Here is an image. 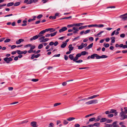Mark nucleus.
<instances>
[{
	"label": "nucleus",
	"instance_id": "1",
	"mask_svg": "<svg viewBox=\"0 0 127 127\" xmlns=\"http://www.w3.org/2000/svg\"><path fill=\"white\" fill-rule=\"evenodd\" d=\"M122 112L120 113V114L121 117L120 118L121 120H123L127 118V115H125L124 112L123 111V109L122 108H121Z\"/></svg>",
	"mask_w": 127,
	"mask_h": 127
},
{
	"label": "nucleus",
	"instance_id": "2",
	"mask_svg": "<svg viewBox=\"0 0 127 127\" xmlns=\"http://www.w3.org/2000/svg\"><path fill=\"white\" fill-rule=\"evenodd\" d=\"M4 60L7 63H9L10 61L13 60V59L11 57L8 58L7 57L4 58Z\"/></svg>",
	"mask_w": 127,
	"mask_h": 127
},
{
	"label": "nucleus",
	"instance_id": "3",
	"mask_svg": "<svg viewBox=\"0 0 127 127\" xmlns=\"http://www.w3.org/2000/svg\"><path fill=\"white\" fill-rule=\"evenodd\" d=\"M98 55L96 54H94L91 56V59H94L95 57L96 58V59H98Z\"/></svg>",
	"mask_w": 127,
	"mask_h": 127
},
{
	"label": "nucleus",
	"instance_id": "4",
	"mask_svg": "<svg viewBox=\"0 0 127 127\" xmlns=\"http://www.w3.org/2000/svg\"><path fill=\"white\" fill-rule=\"evenodd\" d=\"M125 16L126 15L124 14L121 15L120 16V17L123 20L125 21L127 19V16Z\"/></svg>",
	"mask_w": 127,
	"mask_h": 127
},
{
	"label": "nucleus",
	"instance_id": "5",
	"mask_svg": "<svg viewBox=\"0 0 127 127\" xmlns=\"http://www.w3.org/2000/svg\"><path fill=\"white\" fill-rule=\"evenodd\" d=\"M67 29V28L66 27H64L59 30V32H64Z\"/></svg>",
	"mask_w": 127,
	"mask_h": 127
},
{
	"label": "nucleus",
	"instance_id": "6",
	"mask_svg": "<svg viewBox=\"0 0 127 127\" xmlns=\"http://www.w3.org/2000/svg\"><path fill=\"white\" fill-rule=\"evenodd\" d=\"M31 125L33 127H37V126L36 125L37 123L34 121H33L31 122Z\"/></svg>",
	"mask_w": 127,
	"mask_h": 127
},
{
	"label": "nucleus",
	"instance_id": "7",
	"mask_svg": "<svg viewBox=\"0 0 127 127\" xmlns=\"http://www.w3.org/2000/svg\"><path fill=\"white\" fill-rule=\"evenodd\" d=\"M45 30L46 32L50 31H51L50 32H54L55 30L53 28H50L46 29H45Z\"/></svg>",
	"mask_w": 127,
	"mask_h": 127
},
{
	"label": "nucleus",
	"instance_id": "8",
	"mask_svg": "<svg viewBox=\"0 0 127 127\" xmlns=\"http://www.w3.org/2000/svg\"><path fill=\"white\" fill-rule=\"evenodd\" d=\"M82 55V54H81L80 53H78L76 55V57H75V59L74 60V61H77V60L78 59V58L80 57Z\"/></svg>",
	"mask_w": 127,
	"mask_h": 127
},
{
	"label": "nucleus",
	"instance_id": "9",
	"mask_svg": "<svg viewBox=\"0 0 127 127\" xmlns=\"http://www.w3.org/2000/svg\"><path fill=\"white\" fill-rule=\"evenodd\" d=\"M73 30L74 31H73V33H77V32L79 31L78 28L76 27H73Z\"/></svg>",
	"mask_w": 127,
	"mask_h": 127
},
{
	"label": "nucleus",
	"instance_id": "10",
	"mask_svg": "<svg viewBox=\"0 0 127 127\" xmlns=\"http://www.w3.org/2000/svg\"><path fill=\"white\" fill-rule=\"evenodd\" d=\"M24 41V40L22 39H19L17 41H16V43L18 44H20L21 42Z\"/></svg>",
	"mask_w": 127,
	"mask_h": 127
},
{
	"label": "nucleus",
	"instance_id": "11",
	"mask_svg": "<svg viewBox=\"0 0 127 127\" xmlns=\"http://www.w3.org/2000/svg\"><path fill=\"white\" fill-rule=\"evenodd\" d=\"M98 96H99V95H93V96H91L88 97V99H93L95 98V97Z\"/></svg>",
	"mask_w": 127,
	"mask_h": 127
},
{
	"label": "nucleus",
	"instance_id": "12",
	"mask_svg": "<svg viewBox=\"0 0 127 127\" xmlns=\"http://www.w3.org/2000/svg\"><path fill=\"white\" fill-rule=\"evenodd\" d=\"M73 54H70L69 56V58L71 59V60H73V61L74 62V61H74V60L75 59V58H74V56H73Z\"/></svg>",
	"mask_w": 127,
	"mask_h": 127
},
{
	"label": "nucleus",
	"instance_id": "13",
	"mask_svg": "<svg viewBox=\"0 0 127 127\" xmlns=\"http://www.w3.org/2000/svg\"><path fill=\"white\" fill-rule=\"evenodd\" d=\"M84 24L83 23H75L74 24V26L76 27H79L83 25Z\"/></svg>",
	"mask_w": 127,
	"mask_h": 127
},
{
	"label": "nucleus",
	"instance_id": "14",
	"mask_svg": "<svg viewBox=\"0 0 127 127\" xmlns=\"http://www.w3.org/2000/svg\"><path fill=\"white\" fill-rule=\"evenodd\" d=\"M108 57V56L106 55H102L101 56H100L98 55V59L101 58H105Z\"/></svg>",
	"mask_w": 127,
	"mask_h": 127
},
{
	"label": "nucleus",
	"instance_id": "15",
	"mask_svg": "<svg viewBox=\"0 0 127 127\" xmlns=\"http://www.w3.org/2000/svg\"><path fill=\"white\" fill-rule=\"evenodd\" d=\"M67 44V43L63 42V44L61 46V47L62 48H64L66 46Z\"/></svg>",
	"mask_w": 127,
	"mask_h": 127
},
{
	"label": "nucleus",
	"instance_id": "16",
	"mask_svg": "<svg viewBox=\"0 0 127 127\" xmlns=\"http://www.w3.org/2000/svg\"><path fill=\"white\" fill-rule=\"evenodd\" d=\"M120 47H122L124 49L127 48V45H123V44H121L120 45Z\"/></svg>",
	"mask_w": 127,
	"mask_h": 127
},
{
	"label": "nucleus",
	"instance_id": "17",
	"mask_svg": "<svg viewBox=\"0 0 127 127\" xmlns=\"http://www.w3.org/2000/svg\"><path fill=\"white\" fill-rule=\"evenodd\" d=\"M93 43H92L89 45L87 47L85 48L86 50V49H89L93 47Z\"/></svg>",
	"mask_w": 127,
	"mask_h": 127
},
{
	"label": "nucleus",
	"instance_id": "18",
	"mask_svg": "<svg viewBox=\"0 0 127 127\" xmlns=\"http://www.w3.org/2000/svg\"><path fill=\"white\" fill-rule=\"evenodd\" d=\"M45 37L44 36H42L41 37L39 38V40L40 41V42H43V40L45 38Z\"/></svg>",
	"mask_w": 127,
	"mask_h": 127
},
{
	"label": "nucleus",
	"instance_id": "19",
	"mask_svg": "<svg viewBox=\"0 0 127 127\" xmlns=\"http://www.w3.org/2000/svg\"><path fill=\"white\" fill-rule=\"evenodd\" d=\"M117 122L115 121L112 124L113 126V127H119L118 125H117Z\"/></svg>",
	"mask_w": 127,
	"mask_h": 127
},
{
	"label": "nucleus",
	"instance_id": "20",
	"mask_svg": "<svg viewBox=\"0 0 127 127\" xmlns=\"http://www.w3.org/2000/svg\"><path fill=\"white\" fill-rule=\"evenodd\" d=\"M37 38V35H36L33 36V37L31 38L30 39V40L31 41L32 40H35Z\"/></svg>",
	"mask_w": 127,
	"mask_h": 127
},
{
	"label": "nucleus",
	"instance_id": "21",
	"mask_svg": "<svg viewBox=\"0 0 127 127\" xmlns=\"http://www.w3.org/2000/svg\"><path fill=\"white\" fill-rule=\"evenodd\" d=\"M75 119V118L74 117H69L68 118L67 120L68 121H70Z\"/></svg>",
	"mask_w": 127,
	"mask_h": 127
},
{
	"label": "nucleus",
	"instance_id": "22",
	"mask_svg": "<svg viewBox=\"0 0 127 127\" xmlns=\"http://www.w3.org/2000/svg\"><path fill=\"white\" fill-rule=\"evenodd\" d=\"M68 48H69V51H70L72 50L74 48L73 47H72V45L71 44H70Z\"/></svg>",
	"mask_w": 127,
	"mask_h": 127
},
{
	"label": "nucleus",
	"instance_id": "23",
	"mask_svg": "<svg viewBox=\"0 0 127 127\" xmlns=\"http://www.w3.org/2000/svg\"><path fill=\"white\" fill-rule=\"evenodd\" d=\"M107 119L105 118H102L100 120V122H105L106 121Z\"/></svg>",
	"mask_w": 127,
	"mask_h": 127
},
{
	"label": "nucleus",
	"instance_id": "24",
	"mask_svg": "<svg viewBox=\"0 0 127 127\" xmlns=\"http://www.w3.org/2000/svg\"><path fill=\"white\" fill-rule=\"evenodd\" d=\"M92 103L93 104H96L98 102V100L97 99H94L92 100Z\"/></svg>",
	"mask_w": 127,
	"mask_h": 127
},
{
	"label": "nucleus",
	"instance_id": "25",
	"mask_svg": "<svg viewBox=\"0 0 127 127\" xmlns=\"http://www.w3.org/2000/svg\"><path fill=\"white\" fill-rule=\"evenodd\" d=\"M14 4V3L13 2H11L8 3L7 5V6H12Z\"/></svg>",
	"mask_w": 127,
	"mask_h": 127
},
{
	"label": "nucleus",
	"instance_id": "26",
	"mask_svg": "<svg viewBox=\"0 0 127 127\" xmlns=\"http://www.w3.org/2000/svg\"><path fill=\"white\" fill-rule=\"evenodd\" d=\"M97 26V24H92L87 26V27H96Z\"/></svg>",
	"mask_w": 127,
	"mask_h": 127
},
{
	"label": "nucleus",
	"instance_id": "27",
	"mask_svg": "<svg viewBox=\"0 0 127 127\" xmlns=\"http://www.w3.org/2000/svg\"><path fill=\"white\" fill-rule=\"evenodd\" d=\"M100 125V123H95L94 124V126H96V127H99V126Z\"/></svg>",
	"mask_w": 127,
	"mask_h": 127
},
{
	"label": "nucleus",
	"instance_id": "28",
	"mask_svg": "<svg viewBox=\"0 0 127 127\" xmlns=\"http://www.w3.org/2000/svg\"><path fill=\"white\" fill-rule=\"evenodd\" d=\"M57 32H54L53 33H51L50 34V35L52 37L54 36L55 35L57 34Z\"/></svg>",
	"mask_w": 127,
	"mask_h": 127
},
{
	"label": "nucleus",
	"instance_id": "29",
	"mask_svg": "<svg viewBox=\"0 0 127 127\" xmlns=\"http://www.w3.org/2000/svg\"><path fill=\"white\" fill-rule=\"evenodd\" d=\"M87 27V26H81L80 27H79L78 28V29L79 30H82L84 29L85 27Z\"/></svg>",
	"mask_w": 127,
	"mask_h": 127
},
{
	"label": "nucleus",
	"instance_id": "30",
	"mask_svg": "<svg viewBox=\"0 0 127 127\" xmlns=\"http://www.w3.org/2000/svg\"><path fill=\"white\" fill-rule=\"evenodd\" d=\"M17 52L19 55H21L23 54V51H21L20 50H17Z\"/></svg>",
	"mask_w": 127,
	"mask_h": 127
},
{
	"label": "nucleus",
	"instance_id": "31",
	"mask_svg": "<svg viewBox=\"0 0 127 127\" xmlns=\"http://www.w3.org/2000/svg\"><path fill=\"white\" fill-rule=\"evenodd\" d=\"M116 112L115 110L112 109L110 111V113H114Z\"/></svg>",
	"mask_w": 127,
	"mask_h": 127
},
{
	"label": "nucleus",
	"instance_id": "32",
	"mask_svg": "<svg viewBox=\"0 0 127 127\" xmlns=\"http://www.w3.org/2000/svg\"><path fill=\"white\" fill-rule=\"evenodd\" d=\"M85 103L88 105L91 104H93L92 100H91L87 102H86Z\"/></svg>",
	"mask_w": 127,
	"mask_h": 127
},
{
	"label": "nucleus",
	"instance_id": "33",
	"mask_svg": "<svg viewBox=\"0 0 127 127\" xmlns=\"http://www.w3.org/2000/svg\"><path fill=\"white\" fill-rule=\"evenodd\" d=\"M95 120V118H93L90 119L89 121L90 122H92Z\"/></svg>",
	"mask_w": 127,
	"mask_h": 127
},
{
	"label": "nucleus",
	"instance_id": "34",
	"mask_svg": "<svg viewBox=\"0 0 127 127\" xmlns=\"http://www.w3.org/2000/svg\"><path fill=\"white\" fill-rule=\"evenodd\" d=\"M46 32V31H45V30H43V31H41V32H40L39 33V34H41V35H42V34H44V33H45Z\"/></svg>",
	"mask_w": 127,
	"mask_h": 127
},
{
	"label": "nucleus",
	"instance_id": "35",
	"mask_svg": "<svg viewBox=\"0 0 127 127\" xmlns=\"http://www.w3.org/2000/svg\"><path fill=\"white\" fill-rule=\"evenodd\" d=\"M61 104V103H57L54 104V107L56 106H57L60 105Z\"/></svg>",
	"mask_w": 127,
	"mask_h": 127
},
{
	"label": "nucleus",
	"instance_id": "36",
	"mask_svg": "<svg viewBox=\"0 0 127 127\" xmlns=\"http://www.w3.org/2000/svg\"><path fill=\"white\" fill-rule=\"evenodd\" d=\"M112 125L110 124H107L104 126V127H112Z\"/></svg>",
	"mask_w": 127,
	"mask_h": 127
},
{
	"label": "nucleus",
	"instance_id": "37",
	"mask_svg": "<svg viewBox=\"0 0 127 127\" xmlns=\"http://www.w3.org/2000/svg\"><path fill=\"white\" fill-rule=\"evenodd\" d=\"M75 62L77 63H80L82 62H83V61L82 60H80L78 61H74Z\"/></svg>",
	"mask_w": 127,
	"mask_h": 127
},
{
	"label": "nucleus",
	"instance_id": "38",
	"mask_svg": "<svg viewBox=\"0 0 127 127\" xmlns=\"http://www.w3.org/2000/svg\"><path fill=\"white\" fill-rule=\"evenodd\" d=\"M20 4V3L19 2H17L15 3L14 5V6H17L19 5Z\"/></svg>",
	"mask_w": 127,
	"mask_h": 127
},
{
	"label": "nucleus",
	"instance_id": "39",
	"mask_svg": "<svg viewBox=\"0 0 127 127\" xmlns=\"http://www.w3.org/2000/svg\"><path fill=\"white\" fill-rule=\"evenodd\" d=\"M111 39H112L111 42L112 43H114L115 42V38L114 37H112L111 38Z\"/></svg>",
	"mask_w": 127,
	"mask_h": 127
},
{
	"label": "nucleus",
	"instance_id": "40",
	"mask_svg": "<svg viewBox=\"0 0 127 127\" xmlns=\"http://www.w3.org/2000/svg\"><path fill=\"white\" fill-rule=\"evenodd\" d=\"M54 124L52 123H50L48 127H53L54 126Z\"/></svg>",
	"mask_w": 127,
	"mask_h": 127
},
{
	"label": "nucleus",
	"instance_id": "41",
	"mask_svg": "<svg viewBox=\"0 0 127 127\" xmlns=\"http://www.w3.org/2000/svg\"><path fill=\"white\" fill-rule=\"evenodd\" d=\"M97 26L96 27H98L99 28H101L102 27H104V25L102 24H100L99 25H98L97 24Z\"/></svg>",
	"mask_w": 127,
	"mask_h": 127
},
{
	"label": "nucleus",
	"instance_id": "42",
	"mask_svg": "<svg viewBox=\"0 0 127 127\" xmlns=\"http://www.w3.org/2000/svg\"><path fill=\"white\" fill-rule=\"evenodd\" d=\"M11 41V40L10 39H8L5 40L4 41V42L5 43H7Z\"/></svg>",
	"mask_w": 127,
	"mask_h": 127
},
{
	"label": "nucleus",
	"instance_id": "43",
	"mask_svg": "<svg viewBox=\"0 0 127 127\" xmlns=\"http://www.w3.org/2000/svg\"><path fill=\"white\" fill-rule=\"evenodd\" d=\"M43 47V45L42 44H40L38 46V48L39 49H40Z\"/></svg>",
	"mask_w": 127,
	"mask_h": 127
},
{
	"label": "nucleus",
	"instance_id": "44",
	"mask_svg": "<svg viewBox=\"0 0 127 127\" xmlns=\"http://www.w3.org/2000/svg\"><path fill=\"white\" fill-rule=\"evenodd\" d=\"M104 46L106 48H107L109 46V45L108 43L106 44H104Z\"/></svg>",
	"mask_w": 127,
	"mask_h": 127
},
{
	"label": "nucleus",
	"instance_id": "45",
	"mask_svg": "<svg viewBox=\"0 0 127 127\" xmlns=\"http://www.w3.org/2000/svg\"><path fill=\"white\" fill-rule=\"evenodd\" d=\"M49 18L50 19H52V20H54L56 19V17L55 16H51L49 17Z\"/></svg>",
	"mask_w": 127,
	"mask_h": 127
},
{
	"label": "nucleus",
	"instance_id": "46",
	"mask_svg": "<svg viewBox=\"0 0 127 127\" xmlns=\"http://www.w3.org/2000/svg\"><path fill=\"white\" fill-rule=\"evenodd\" d=\"M101 117L100 116H99L97 117V118L95 119V122H97L99 121L100 120V118Z\"/></svg>",
	"mask_w": 127,
	"mask_h": 127
},
{
	"label": "nucleus",
	"instance_id": "47",
	"mask_svg": "<svg viewBox=\"0 0 127 127\" xmlns=\"http://www.w3.org/2000/svg\"><path fill=\"white\" fill-rule=\"evenodd\" d=\"M120 36L121 37L124 38L125 36V34L124 33H122L121 34Z\"/></svg>",
	"mask_w": 127,
	"mask_h": 127
},
{
	"label": "nucleus",
	"instance_id": "48",
	"mask_svg": "<svg viewBox=\"0 0 127 127\" xmlns=\"http://www.w3.org/2000/svg\"><path fill=\"white\" fill-rule=\"evenodd\" d=\"M90 30H88L84 32L85 34H86L87 33H88L90 32Z\"/></svg>",
	"mask_w": 127,
	"mask_h": 127
},
{
	"label": "nucleus",
	"instance_id": "49",
	"mask_svg": "<svg viewBox=\"0 0 127 127\" xmlns=\"http://www.w3.org/2000/svg\"><path fill=\"white\" fill-rule=\"evenodd\" d=\"M86 51H83L81 52V54H82V55H85L86 54Z\"/></svg>",
	"mask_w": 127,
	"mask_h": 127
},
{
	"label": "nucleus",
	"instance_id": "50",
	"mask_svg": "<svg viewBox=\"0 0 127 127\" xmlns=\"http://www.w3.org/2000/svg\"><path fill=\"white\" fill-rule=\"evenodd\" d=\"M114 116V115L113 114H109L107 115L108 117L109 118H111L113 117Z\"/></svg>",
	"mask_w": 127,
	"mask_h": 127
},
{
	"label": "nucleus",
	"instance_id": "51",
	"mask_svg": "<svg viewBox=\"0 0 127 127\" xmlns=\"http://www.w3.org/2000/svg\"><path fill=\"white\" fill-rule=\"evenodd\" d=\"M40 56V54H38L36 55H34V56L35 58H37L39 57V56Z\"/></svg>",
	"mask_w": 127,
	"mask_h": 127
},
{
	"label": "nucleus",
	"instance_id": "52",
	"mask_svg": "<svg viewBox=\"0 0 127 127\" xmlns=\"http://www.w3.org/2000/svg\"><path fill=\"white\" fill-rule=\"evenodd\" d=\"M42 16L43 15L42 14H40L37 17V19H39L42 17Z\"/></svg>",
	"mask_w": 127,
	"mask_h": 127
},
{
	"label": "nucleus",
	"instance_id": "53",
	"mask_svg": "<svg viewBox=\"0 0 127 127\" xmlns=\"http://www.w3.org/2000/svg\"><path fill=\"white\" fill-rule=\"evenodd\" d=\"M84 46H82V45H80V46H78V49H82Z\"/></svg>",
	"mask_w": 127,
	"mask_h": 127
},
{
	"label": "nucleus",
	"instance_id": "54",
	"mask_svg": "<svg viewBox=\"0 0 127 127\" xmlns=\"http://www.w3.org/2000/svg\"><path fill=\"white\" fill-rule=\"evenodd\" d=\"M73 26H74V24H73L68 25L67 26V27L68 28H69L70 27H72Z\"/></svg>",
	"mask_w": 127,
	"mask_h": 127
},
{
	"label": "nucleus",
	"instance_id": "55",
	"mask_svg": "<svg viewBox=\"0 0 127 127\" xmlns=\"http://www.w3.org/2000/svg\"><path fill=\"white\" fill-rule=\"evenodd\" d=\"M33 2V0H31L29 1H28V2L27 3V4H29L32 3Z\"/></svg>",
	"mask_w": 127,
	"mask_h": 127
},
{
	"label": "nucleus",
	"instance_id": "56",
	"mask_svg": "<svg viewBox=\"0 0 127 127\" xmlns=\"http://www.w3.org/2000/svg\"><path fill=\"white\" fill-rule=\"evenodd\" d=\"M63 123L64 125H66L68 123V122L66 120H64Z\"/></svg>",
	"mask_w": 127,
	"mask_h": 127
},
{
	"label": "nucleus",
	"instance_id": "57",
	"mask_svg": "<svg viewBox=\"0 0 127 127\" xmlns=\"http://www.w3.org/2000/svg\"><path fill=\"white\" fill-rule=\"evenodd\" d=\"M31 80L33 82H36L38 81V79H32Z\"/></svg>",
	"mask_w": 127,
	"mask_h": 127
},
{
	"label": "nucleus",
	"instance_id": "58",
	"mask_svg": "<svg viewBox=\"0 0 127 127\" xmlns=\"http://www.w3.org/2000/svg\"><path fill=\"white\" fill-rule=\"evenodd\" d=\"M119 31V28H118L117 29V31L115 32V34L116 35H117L119 33V32H118Z\"/></svg>",
	"mask_w": 127,
	"mask_h": 127
},
{
	"label": "nucleus",
	"instance_id": "59",
	"mask_svg": "<svg viewBox=\"0 0 127 127\" xmlns=\"http://www.w3.org/2000/svg\"><path fill=\"white\" fill-rule=\"evenodd\" d=\"M58 44V41H56L54 43V45L56 46H57Z\"/></svg>",
	"mask_w": 127,
	"mask_h": 127
},
{
	"label": "nucleus",
	"instance_id": "60",
	"mask_svg": "<svg viewBox=\"0 0 127 127\" xmlns=\"http://www.w3.org/2000/svg\"><path fill=\"white\" fill-rule=\"evenodd\" d=\"M35 20V19L33 18V19H30L28 20V22H30L31 21H33Z\"/></svg>",
	"mask_w": 127,
	"mask_h": 127
},
{
	"label": "nucleus",
	"instance_id": "61",
	"mask_svg": "<svg viewBox=\"0 0 127 127\" xmlns=\"http://www.w3.org/2000/svg\"><path fill=\"white\" fill-rule=\"evenodd\" d=\"M106 121L107 123H109L112 122V120H107Z\"/></svg>",
	"mask_w": 127,
	"mask_h": 127
},
{
	"label": "nucleus",
	"instance_id": "62",
	"mask_svg": "<svg viewBox=\"0 0 127 127\" xmlns=\"http://www.w3.org/2000/svg\"><path fill=\"white\" fill-rule=\"evenodd\" d=\"M54 42L53 41H51L49 43V45L51 46L54 45Z\"/></svg>",
	"mask_w": 127,
	"mask_h": 127
},
{
	"label": "nucleus",
	"instance_id": "63",
	"mask_svg": "<svg viewBox=\"0 0 127 127\" xmlns=\"http://www.w3.org/2000/svg\"><path fill=\"white\" fill-rule=\"evenodd\" d=\"M49 40V39L48 38H44L43 40V42H45L48 41Z\"/></svg>",
	"mask_w": 127,
	"mask_h": 127
},
{
	"label": "nucleus",
	"instance_id": "64",
	"mask_svg": "<svg viewBox=\"0 0 127 127\" xmlns=\"http://www.w3.org/2000/svg\"><path fill=\"white\" fill-rule=\"evenodd\" d=\"M89 40L91 41H92L94 40V38L93 37H90L89 38Z\"/></svg>",
	"mask_w": 127,
	"mask_h": 127
}]
</instances>
